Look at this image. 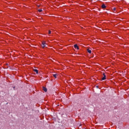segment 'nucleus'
<instances>
[{"label": "nucleus", "mask_w": 129, "mask_h": 129, "mask_svg": "<svg viewBox=\"0 0 129 129\" xmlns=\"http://www.w3.org/2000/svg\"><path fill=\"white\" fill-rule=\"evenodd\" d=\"M41 46L42 47V48H45V47H46V43H45V42H42Z\"/></svg>", "instance_id": "obj_2"}, {"label": "nucleus", "mask_w": 129, "mask_h": 129, "mask_svg": "<svg viewBox=\"0 0 129 129\" xmlns=\"http://www.w3.org/2000/svg\"><path fill=\"white\" fill-rule=\"evenodd\" d=\"M48 34H51V31H50V30H49V31H48Z\"/></svg>", "instance_id": "obj_10"}, {"label": "nucleus", "mask_w": 129, "mask_h": 129, "mask_svg": "<svg viewBox=\"0 0 129 129\" xmlns=\"http://www.w3.org/2000/svg\"><path fill=\"white\" fill-rule=\"evenodd\" d=\"M105 8H106V6H105V5L103 4L102 5V9H105Z\"/></svg>", "instance_id": "obj_6"}, {"label": "nucleus", "mask_w": 129, "mask_h": 129, "mask_svg": "<svg viewBox=\"0 0 129 129\" xmlns=\"http://www.w3.org/2000/svg\"><path fill=\"white\" fill-rule=\"evenodd\" d=\"M53 76L54 77V78H57V76H58V75H57V74H53Z\"/></svg>", "instance_id": "obj_8"}, {"label": "nucleus", "mask_w": 129, "mask_h": 129, "mask_svg": "<svg viewBox=\"0 0 129 129\" xmlns=\"http://www.w3.org/2000/svg\"><path fill=\"white\" fill-rule=\"evenodd\" d=\"M42 88H43V90H44L45 92H47V88L46 87H43Z\"/></svg>", "instance_id": "obj_5"}, {"label": "nucleus", "mask_w": 129, "mask_h": 129, "mask_svg": "<svg viewBox=\"0 0 129 129\" xmlns=\"http://www.w3.org/2000/svg\"><path fill=\"white\" fill-rule=\"evenodd\" d=\"M74 48H75V49H77V50H79V47H78V45H77V44L74 45Z\"/></svg>", "instance_id": "obj_3"}, {"label": "nucleus", "mask_w": 129, "mask_h": 129, "mask_svg": "<svg viewBox=\"0 0 129 129\" xmlns=\"http://www.w3.org/2000/svg\"><path fill=\"white\" fill-rule=\"evenodd\" d=\"M96 87H97V88H98V86H97Z\"/></svg>", "instance_id": "obj_12"}, {"label": "nucleus", "mask_w": 129, "mask_h": 129, "mask_svg": "<svg viewBox=\"0 0 129 129\" xmlns=\"http://www.w3.org/2000/svg\"><path fill=\"white\" fill-rule=\"evenodd\" d=\"M88 52L89 53V54H91V50L89 49V48L87 49Z\"/></svg>", "instance_id": "obj_7"}, {"label": "nucleus", "mask_w": 129, "mask_h": 129, "mask_svg": "<svg viewBox=\"0 0 129 129\" xmlns=\"http://www.w3.org/2000/svg\"><path fill=\"white\" fill-rule=\"evenodd\" d=\"M33 71L34 72H36V74H38L39 73V71L37 69H33Z\"/></svg>", "instance_id": "obj_4"}, {"label": "nucleus", "mask_w": 129, "mask_h": 129, "mask_svg": "<svg viewBox=\"0 0 129 129\" xmlns=\"http://www.w3.org/2000/svg\"><path fill=\"white\" fill-rule=\"evenodd\" d=\"M38 12H39V13H42V12H43V10H42V9H39V10H38Z\"/></svg>", "instance_id": "obj_9"}, {"label": "nucleus", "mask_w": 129, "mask_h": 129, "mask_svg": "<svg viewBox=\"0 0 129 129\" xmlns=\"http://www.w3.org/2000/svg\"><path fill=\"white\" fill-rule=\"evenodd\" d=\"M102 75L104 76L103 78H102V80H105L106 76H105V73H103Z\"/></svg>", "instance_id": "obj_1"}, {"label": "nucleus", "mask_w": 129, "mask_h": 129, "mask_svg": "<svg viewBox=\"0 0 129 129\" xmlns=\"http://www.w3.org/2000/svg\"><path fill=\"white\" fill-rule=\"evenodd\" d=\"M113 11H115V10H116V9L115 8L113 9Z\"/></svg>", "instance_id": "obj_11"}]
</instances>
